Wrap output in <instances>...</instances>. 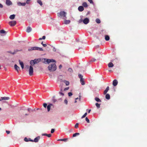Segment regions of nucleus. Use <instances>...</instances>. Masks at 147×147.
Returning a JSON list of instances; mask_svg holds the SVG:
<instances>
[{
    "instance_id": "f257e3e1",
    "label": "nucleus",
    "mask_w": 147,
    "mask_h": 147,
    "mask_svg": "<svg viewBox=\"0 0 147 147\" xmlns=\"http://www.w3.org/2000/svg\"><path fill=\"white\" fill-rule=\"evenodd\" d=\"M30 64L31 65L29 67V74L30 76H32L33 74V68L32 66L35 64L34 60H32L30 61Z\"/></svg>"
},
{
    "instance_id": "f03ea898",
    "label": "nucleus",
    "mask_w": 147,
    "mask_h": 147,
    "mask_svg": "<svg viewBox=\"0 0 147 147\" xmlns=\"http://www.w3.org/2000/svg\"><path fill=\"white\" fill-rule=\"evenodd\" d=\"M48 69L50 71H54L57 69L55 63L51 64L48 67Z\"/></svg>"
},
{
    "instance_id": "7ed1b4c3",
    "label": "nucleus",
    "mask_w": 147,
    "mask_h": 147,
    "mask_svg": "<svg viewBox=\"0 0 147 147\" xmlns=\"http://www.w3.org/2000/svg\"><path fill=\"white\" fill-rule=\"evenodd\" d=\"M66 13L64 11H61L57 13V16L59 17H61L63 18V19H65L66 17Z\"/></svg>"
},
{
    "instance_id": "20e7f679",
    "label": "nucleus",
    "mask_w": 147,
    "mask_h": 147,
    "mask_svg": "<svg viewBox=\"0 0 147 147\" xmlns=\"http://www.w3.org/2000/svg\"><path fill=\"white\" fill-rule=\"evenodd\" d=\"M35 50H38L41 51H43V49L42 48L36 47H31L28 50L29 51H31Z\"/></svg>"
},
{
    "instance_id": "39448f33",
    "label": "nucleus",
    "mask_w": 147,
    "mask_h": 147,
    "mask_svg": "<svg viewBox=\"0 0 147 147\" xmlns=\"http://www.w3.org/2000/svg\"><path fill=\"white\" fill-rule=\"evenodd\" d=\"M45 60V63H49L51 62H55L56 63V61L55 60L53 59H44Z\"/></svg>"
},
{
    "instance_id": "423d86ee",
    "label": "nucleus",
    "mask_w": 147,
    "mask_h": 147,
    "mask_svg": "<svg viewBox=\"0 0 147 147\" xmlns=\"http://www.w3.org/2000/svg\"><path fill=\"white\" fill-rule=\"evenodd\" d=\"M9 23L10 26H13L16 25V21H12L9 22Z\"/></svg>"
},
{
    "instance_id": "0eeeda50",
    "label": "nucleus",
    "mask_w": 147,
    "mask_h": 147,
    "mask_svg": "<svg viewBox=\"0 0 147 147\" xmlns=\"http://www.w3.org/2000/svg\"><path fill=\"white\" fill-rule=\"evenodd\" d=\"M89 20L88 18H86L84 19L83 20V22L85 24H87L88 23H89Z\"/></svg>"
},
{
    "instance_id": "6e6552de",
    "label": "nucleus",
    "mask_w": 147,
    "mask_h": 147,
    "mask_svg": "<svg viewBox=\"0 0 147 147\" xmlns=\"http://www.w3.org/2000/svg\"><path fill=\"white\" fill-rule=\"evenodd\" d=\"M14 67L17 72L19 73V70H20V67H18L16 64H15L14 65Z\"/></svg>"
},
{
    "instance_id": "1a4fd4ad",
    "label": "nucleus",
    "mask_w": 147,
    "mask_h": 147,
    "mask_svg": "<svg viewBox=\"0 0 147 147\" xmlns=\"http://www.w3.org/2000/svg\"><path fill=\"white\" fill-rule=\"evenodd\" d=\"M118 84V81L116 80H114L113 82V85L114 86H116Z\"/></svg>"
},
{
    "instance_id": "9d476101",
    "label": "nucleus",
    "mask_w": 147,
    "mask_h": 147,
    "mask_svg": "<svg viewBox=\"0 0 147 147\" xmlns=\"http://www.w3.org/2000/svg\"><path fill=\"white\" fill-rule=\"evenodd\" d=\"M40 139V137L39 136H38L34 138V142H38Z\"/></svg>"
},
{
    "instance_id": "9b49d317",
    "label": "nucleus",
    "mask_w": 147,
    "mask_h": 147,
    "mask_svg": "<svg viewBox=\"0 0 147 147\" xmlns=\"http://www.w3.org/2000/svg\"><path fill=\"white\" fill-rule=\"evenodd\" d=\"M35 64L39 63L41 61L40 59H35L34 60Z\"/></svg>"
},
{
    "instance_id": "f8f14e48",
    "label": "nucleus",
    "mask_w": 147,
    "mask_h": 147,
    "mask_svg": "<svg viewBox=\"0 0 147 147\" xmlns=\"http://www.w3.org/2000/svg\"><path fill=\"white\" fill-rule=\"evenodd\" d=\"M78 9L80 11H82L84 10V8L83 6H80L78 8Z\"/></svg>"
},
{
    "instance_id": "ddd939ff",
    "label": "nucleus",
    "mask_w": 147,
    "mask_h": 147,
    "mask_svg": "<svg viewBox=\"0 0 147 147\" xmlns=\"http://www.w3.org/2000/svg\"><path fill=\"white\" fill-rule=\"evenodd\" d=\"M6 3L8 5H10L12 4V2L10 0H6Z\"/></svg>"
},
{
    "instance_id": "4468645a",
    "label": "nucleus",
    "mask_w": 147,
    "mask_h": 147,
    "mask_svg": "<svg viewBox=\"0 0 147 147\" xmlns=\"http://www.w3.org/2000/svg\"><path fill=\"white\" fill-rule=\"evenodd\" d=\"M61 82H64L67 86L69 84V82L68 81H66L65 80L62 81V80H61Z\"/></svg>"
},
{
    "instance_id": "2eb2a0df",
    "label": "nucleus",
    "mask_w": 147,
    "mask_h": 147,
    "mask_svg": "<svg viewBox=\"0 0 147 147\" xmlns=\"http://www.w3.org/2000/svg\"><path fill=\"white\" fill-rule=\"evenodd\" d=\"M109 86H108L107 87L106 89L104 91V94H106V93H107V92L109 90Z\"/></svg>"
},
{
    "instance_id": "dca6fc26",
    "label": "nucleus",
    "mask_w": 147,
    "mask_h": 147,
    "mask_svg": "<svg viewBox=\"0 0 147 147\" xmlns=\"http://www.w3.org/2000/svg\"><path fill=\"white\" fill-rule=\"evenodd\" d=\"M42 135L43 136H46L49 138L51 136V134H42Z\"/></svg>"
},
{
    "instance_id": "f3484780",
    "label": "nucleus",
    "mask_w": 147,
    "mask_h": 147,
    "mask_svg": "<svg viewBox=\"0 0 147 147\" xmlns=\"http://www.w3.org/2000/svg\"><path fill=\"white\" fill-rule=\"evenodd\" d=\"M32 30V28L29 26H28L27 27L26 31L27 32H30Z\"/></svg>"
},
{
    "instance_id": "a211bd4d",
    "label": "nucleus",
    "mask_w": 147,
    "mask_h": 147,
    "mask_svg": "<svg viewBox=\"0 0 147 147\" xmlns=\"http://www.w3.org/2000/svg\"><path fill=\"white\" fill-rule=\"evenodd\" d=\"M19 61L20 65H21V67L22 69H23L24 68V64L20 60H19Z\"/></svg>"
},
{
    "instance_id": "6ab92c4d",
    "label": "nucleus",
    "mask_w": 147,
    "mask_h": 147,
    "mask_svg": "<svg viewBox=\"0 0 147 147\" xmlns=\"http://www.w3.org/2000/svg\"><path fill=\"white\" fill-rule=\"evenodd\" d=\"M1 98H2V100H7L9 99L10 98L8 97H1Z\"/></svg>"
},
{
    "instance_id": "aec40b11",
    "label": "nucleus",
    "mask_w": 147,
    "mask_h": 147,
    "mask_svg": "<svg viewBox=\"0 0 147 147\" xmlns=\"http://www.w3.org/2000/svg\"><path fill=\"white\" fill-rule=\"evenodd\" d=\"M80 82L82 85H85V83L84 79H80Z\"/></svg>"
},
{
    "instance_id": "412c9836",
    "label": "nucleus",
    "mask_w": 147,
    "mask_h": 147,
    "mask_svg": "<svg viewBox=\"0 0 147 147\" xmlns=\"http://www.w3.org/2000/svg\"><path fill=\"white\" fill-rule=\"evenodd\" d=\"M52 104H50L48 105L47 106V109L48 111H49L50 110L51 107V106H52Z\"/></svg>"
},
{
    "instance_id": "4be33fe9",
    "label": "nucleus",
    "mask_w": 147,
    "mask_h": 147,
    "mask_svg": "<svg viewBox=\"0 0 147 147\" xmlns=\"http://www.w3.org/2000/svg\"><path fill=\"white\" fill-rule=\"evenodd\" d=\"M15 17V15L14 14H13L10 16L9 18L11 20H13L14 19Z\"/></svg>"
},
{
    "instance_id": "5701e85b",
    "label": "nucleus",
    "mask_w": 147,
    "mask_h": 147,
    "mask_svg": "<svg viewBox=\"0 0 147 147\" xmlns=\"http://www.w3.org/2000/svg\"><path fill=\"white\" fill-rule=\"evenodd\" d=\"M114 65L111 62L109 63L108 64V66L109 67H111L113 66Z\"/></svg>"
},
{
    "instance_id": "b1692460",
    "label": "nucleus",
    "mask_w": 147,
    "mask_h": 147,
    "mask_svg": "<svg viewBox=\"0 0 147 147\" xmlns=\"http://www.w3.org/2000/svg\"><path fill=\"white\" fill-rule=\"evenodd\" d=\"M0 33L1 34H6L7 33V32L3 30H0Z\"/></svg>"
},
{
    "instance_id": "393cba45",
    "label": "nucleus",
    "mask_w": 147,
    "mask_h": 147,
    "mask_svg": "<svg viewBox=\"0 0 147 147\" xmlns=\"http://www.w3.org/2000/svg\"><path fill=\"white\" fill-rule=\"evenodd\" d=\"M82 5L83 7H87L88 6L87 3L86 2H84L82 3Z\"/></svg>"
},
{
    "instance_id": "a878e982",
    "label": "nucleus",
    "mask_w": 147,
    "mask_h": 147,
    "mask_svg": "<svg viewBox=\"0 0 147 147\" xmlns=\"http://www.w3.org/2000/svg\"><path fill=\"white\" fill-rule=\"evenodd\" d=\"M105 39L106 41H108L110 39V37L108 35H105Z\"/></svg>"
},
{
    "instance_id": "bb28decb",
    "label": "nucleus",
    "mask_w": 147,
    "mask_h": 147,
    "mask_svg": "<svg viewBox=\"0 0 147 147\" xmlns=\"http://www.w3.org/2000/svg\"><path fill=\"white\" fill-rule=\"evenodd\" d=\"M105 98L106 99L109 100L110 99V96L109 94H107L105 96Z\"/></svg>"
},
{
    "instance_id": "cd10ccee",
    "label": "nucleus",
    "mask_w": 147,
    "mask_h": 147,
    "mask_svg": "<svg viewBox=\"0 0 147 147\" xmlns=\"http://www.w3.org/2000/svg\"><path fill=\"white\" fill-rule=\"evenodd\" d=\"M67 139V138H64V139H58L57 140V141L66 142Z\"/></svg>"
},
{
    "instance_id": "c85d7f7f",
    "label": "nucleus",
    "mask_w": 147,
    "mask_h": 147,
    "mask_svg": "<svg viewBox=\"0 0 147 147\" xmlns=\"http://www.w3.org/2000/svg\"><path fill=\"white\" fill-rule=\"evenodd\" d=\"M70 22V21L69 20H65L64 21L65 24H69Z\"/></svg>"
},
{
    "instance_id": "c756f323",
    "label": "nucleus",
    "mask_w": 147,
    "mask_h": 147,
    "mask_svg": "<svg viewBox=\"0 0 147 147\" xmlns=\"http://www.w3.org/2000/svg\"><path fill=\"white\" fill-rule=\"evenodd\" d=\"M37 2L38 3L40 4L41 6L42 5V1L40 0H37Z\"/></svg>"
},
{
    "instance_id": "7c9ffc66",
    "label": "nucleus",
    "mask_w": 147,
    "mask_h": 147,
    "mask_svg": "<svg viewBox=\"0 0 147 147\" xmlns=\"http://www.w3.org/2000/svg\"><path fill=\"white\" fill-rule=\"evenodd\" d=\"M95 100H96V101L98 102H101V100L99 99L97 97H96L95 98Z\"/></svg>"
},
{
    "instance_id": "2f4dec72",
    "label": "nucleus",
    "mask_w": 147,
    "mask_h": 147,
    "mask_svg": "<svg viewBox=\"0 0 147 147\" xmlns=\"http://www.w3.org/2000/svg\"><path fill=\"white\" fill-rule=\"evenodd\" d=\"M96 22L98 23V24H100V22H101V21H100V20L98 19V18H97L96 20Z\"/></svg>"
},
{
    "instance_id": "473e14b6",
    "label": "nucleus",
    "mask_w": 147,
    "mask_h": 147,
    "mask_svg": "<svg viewBox=\"0 0 147 147\" xmlns=\"http://www.w3.org/2000/svg\"><path fill=\"white\" fill-rule=\"evenodd\" d=\"M80 134L78 133H76L73 134V137H75L76 136H77L79 135Z\"/></svg>"
},
{
    "instance_id": "72a5a7b5",
    "label": "nucleus",
    "mask_w": 147,
    "mask_h": 147,
    "mask_svg": "<svg viewBox=\"0 0 147 147\" xmlns=\"http://www.w3.org/2000/svg\"><path fill=\"white\" fill-rule=\"evenodd\" d=\"M68 71L71 73H72L73 72V70L71 68H69L68 69Z\"/></svg>"
},
{
    "instance_id": "f704fd0d",
    "label": "nucleus",
    "mask_w": 147,
    "mask_h": 147,
    "mask_svg": "<svg viewBox=\"0 0 147 147\" xmlns=\"http://www.w3.org/2000/svg\"><path fill=\"white\" fill-rule=\"evenodd\" d=\"M78 77L80 79H83L82 75L80 74H78Z\"/></svg>"
},
{
    "instance_id": "c9c22d12",
    "label": "nucleus",
    "mask_w": 147,
    "mask_h": 147,
    "mask_svg": "<svg viewBox=\"0 0 147 147\" xmlns=\"http://www.w3.org/2000/svg\"><path fill=\"white\" fill-rule=\"evenodd\" d=\"M100 104H99L97 103H96V106L98 108H99L100 107Z\"/></svg>"
},
{
    "instance_id": "e433bc0d",
    "label": "nucleus",
    "mask_w": 147,
    "mask_h": 147,
    "mask_svg": "<svg viewBox=\"0 0 147 147\" xmlns=\"http://www.w3.org/2000/svg\"><path fill=\"white\" fill-rule=\"evenodd\" d=\"M28 111L30 112L31 111H33V110L32 109L30 108H28L27 109Z\"/></svg>"
},
{
    "instance_id": "4c0bfd02",
    "label": "nucleus",
    "mask_w": 147,
    "mask_h": 147,
    "mask_svg": "<svg viewBox=\"0 0 147 147\" xmlns=\"http://www.w3.org/2000/svg\"><path fill=\"white\" fill-rule=\"evenodd\" d=\"M24 140L26 142H28L29 141V138H28L26 137L24 138Z\"/></svg>"
},
{
    "instance_id": "58836bf2",
    "label": "nucleus",
    "mask_w": 147,
    "mask_h": 147,
    "mask_svg": "<svg viewBox=\"0 0 147 147\" xmlns=\"http://www.w3.org/2000/svg\"><path fill=\"white\" fill-rule=\"evenodd\" d=\"M87 115V113H85V114L82 116L81 118H83L85 117Z\"/></svg>"
},
{
    "instance_id": "ea45409f",
    "label": "nucleus",
    "mask_w": 147,
    "mask_h": 147,
    "mask_svg": "<svg viewBox=\"0 0 147 147\" xmlns=\"http://www.w3.org/2000/svg\"><path fill=\"white\" fill-rule=\"evenodd\" d=\"M85 120L88 123H90V121L89 119L87 117H86L85 119Z\"/></svg>"
},
{
    "instance_id": "a19ab883",
    "label": "nucleus",
    "mask_w": 147,
    "mask_h": 147,
    "mask_svg": "<svg viewBox=\"0 0 147 147\" xmlns=\"http://www.w3.org/2000/svg\"><path fill=\"white\" fill-rule=\"evenodd\" d=\"M78 123H76L75 125V127L76 128H78Z\"/></svg>"
},
{
    "instance_id": "79ce46f5",
    "label": "nucleus",
    "mask_w": 147,
    "mask_h": 147,
    "mask_svg": "<svg viewBox=\"0 0 147 147\" xmlns=\"http://www.w3.org/2000/svg\"><path fill=\"white\" fill-rule=\"evenodd\" d=\"M41 44L42 45V46L44 47H47V45L46 44H43V42H42L41 43Z\"/></svg>"
},
{
    "instance_id": "37998d69",
    "label": "nucleus",
    "mask_w": 147,
    "mask_h": 147,
    "mask_svg": "<svg viewBox=\"0 0 147 147\" xmlns=\"http://www.w3.org/2000/svg\"><path fill=\"white\" fill-rule=\"evenodd\" d=\"M72 94V93L71 92H70L68 93V95L69 96H71Z\"/></svg>"
},
{
    "instance_id": "c03bdc74",
    "label": "nucleus",
    "mask_w": 147,
    "mask_h": 147,
    "mask_svg": "<svg viewBox=\"0 0 147 147\" xmlns=\"http://www.w3.org/2000/svg\"><path fill=\"white\" fill-rule=\"evenodd\" d=\"M88 1L91 4H93V2L92 0H88Z\"/></svg>"
},
{
    "instance_id": "a18cd8bd",
    "label": "nucleus",
    "mask_w": 147,
    "mask_h": 147,
    "mask_svg": "<svg viewBox=\"0 0 147 147\" xmlns=\"http://www.w3.org/2000/svg\"><path fill=\"white\" fill-rule=\"evenodd\" d=\"M43 105L44 107L46 108L47 106V105L46 103H44L43 104Z\"/></svg>"
},
{
    "instance_id": "49530a36",
    "label": "nucleus",
    "mask_w": 147,
    "mask_h": 147,
    "mask_svg": "<svg viewBox=\"0 0 147 147\" xmlns=\"http://www.w3.org/2000/svg\"><path fill=\"white\" fill-rule=\"evenodd\" d=\"M54 131H55V129H51V133H53L54 132Z\"/></svg>"
},
{
    "instance_id": "de8ad7c7",
    "label": "nucleus",
    "mask_w": 147,
    "mask_h": 147,
    "mask_svg": "<svg viewBox=\"0 0 147 147\" xmlns=\"http://www.w3.org/2000/svg\"><path fill=\"white\" fill-rule=\"evenodd\" d=\"M18 51V50H16V51H14V52L13 53H12L11 52H9V53H11V54H14L17 51Z\"/></svg>"
},
{
    "instance_id": "09e8293b",
    "label": "nucleus",
    "mask_w": 147,
    "mask_h": 147,
    "mask_svg": "<svg viewBox=\"0 0 147 147\" xmlns=\"http://www.w3.org/2000/svg\"><path fill=\"white\" fill-rule=\"evenodd\" d=\"M22 3L19 2L18 3V5L19 6H22Z\"/></svg>"
},
{
    "instance_id": "8fccbe9b",
    "label": "nucleus",
    "mask_w": 147,
    "mask_h": 147,
    "mask_svg": "<svg viewBox=\"0 0 147 147\" xmlns=\"http://www.w3.org/2000/svg\"><path fill=\"white\" fill-rule=\"evenodd\" d=\"M82 22H83V20L82 19H80L79 21V22L80 23H81Z\"/></svg>"
},
{
    "instance_id": "3c124183",
    "label": "nucleus",
    "mask_w": 147,
    "mask_h": 147,
    "mask_svg": "<svg viewBox=\"0 0 147 147\" xmlns=\"http://www.w3.org/2000/svg\"><path fill=\"white\" fill-rule=\"evenodd\" d=\"M96 60V59L94 58L92 59L91 60V61L92 62L95 61Z\"/></svg>"
},
{
    "instance_id": "603ef678",
    "label": "nucleus",
    "mask_w": 147,
    "mask_h": 147,
    "mask_svg": "<svg viewBox=\"0 0 147 147\" xmlns=\"http://www.w3.org/2000/svg\"><path fill=\"white\" fill-rule=\"evenodd\" d=\"M59 93L61 95H62L63 96L64 95V94L63 93L61 92H59Z\"/></svg>"
},
{
    "instance_id": "864d4df0",
    "label": "nucleus",
    "mask_w": 147,
    "mask_h": 147,
    "mask_svg": "<svg viewBox=\"0 0 147 147\" xmlns=\"http://www.w3.org/2000/svg\"><path fill=\"white\" fill-rule=\"evenodd\" d=\"M64 102L66 104H67V100L65 99L64 100Z\"/></svg>"
},
{
    "instance_id": "5fc2aeb1",
    "label": "nucleus",
    "mask_w": 147,
    "mask_h": 147,
    "mask_svg": "<svg viewBox=\"0 0 147 147\" xmlns=\"http://www.w3.org/2000/svg\"><path fill=\"white\" fill-rule=\"evenodd\" d=\"M26 4V3H22V6H25Z\"/></svg>"
},
{
    "instance_id": "6e6d98bb",
    "label": "nucleus",
    "mask_w": 147,
    "mask_h": 147,
    "mask_svg": "<svg viewBox=\"0 0 147 147\" xmlns=\"http://www.w3.org/2000/svg\"><path fill=\"white\" fill-rule=\"evenodd\" d=\"M30 1V0H27L26 3L27 4H29V1Z\"/></svg>"
},
{
    "instance_id": "4d7b16f0",
    "label": "nucleus",
    "mask_w": 147,
    "mask_h": 147,
    "mask_svg": "<svg viewBox=\"0 0 147 147\" xmlns=\"http://www.w3.org/2000/svg\"><path fill=\"white\" fill-rule=\"evenodd\" d=\"M29 141H31V142H34V140H31L30 138H29Z\"/></svg>"
},
{
    "instance_id": "13d9d810",
    "label": "nucleus",
    "mask_w": 147,
    "mask_h": 147,
    "mask_svg": "<svg viewBox=\"0 0 147 147\" xmlns=\"http://www.w3.org/2000/svg\"><path fill=\"white\" fill-rule=\"evenodd\" d=\"M6 132L7 134H9L10 133V131H6Z\"/></svg>"
},
{
    "instance_id": "bf43d9fd",
    "label": "nucleus",
    "mask_w": 147,
    "mask_h": 147,
    "mask_svg": "<svg viewBox=\"0 0 147 147\" xmlns=\"http://www.w3.org/2000/svg\"><path fill=\"white\" fill-rule=\"evenodd\" d=\"M69 87L66 88H64V90L65 91V90H67L69 89Z\"/></svg>"
},
{
    "instance_id": "052dcab7",
    "label": "nucleus",
    "mask_w": 147,
    "mask_h": 147,
    "mask_svg": "<svg viewBox=\"0 0 147 147\" xmlns=\"http://www.w3.org/2000/svg\"><path fill=\"white\" fill-rule=\"evenodd\" d=\"M46 37L45 36H44L42 37V39H45Z\"/></svg>"
},
{
    "instance_id": "680f3d73",
    "label": "nucleus",
    "mask_w": 147,
    "mask_h": 147,
    "mask_svg": "<svg viewBox=\"0 0 147 147\" xmlns=\"http://www.w3.org/2000/svg\"><path fill=\"white\" fill-rule=\"evenodd\" d=\"M59 68L60 69H61L62 67V65H59Z\"/></svg>"
},
{
    "instance_id": "e2e57ef3",
    "label": "nucleus",
    "mask_w": 147,
    "mask_h": 147,
    "mask_svg": "<svg viewBox=\"0 0 147 147\" xmlns=\"http://www.w3.org/2000/svg\"><path fill=\"white\" fill-rule=\"evenodd\" d=\"M53 50L54 51H56V49L55 47L53 48Z\"/></svg>"
},
{
    "instance_id": "0e129e2a",
    "label": "nucleus",
    "mask_w": 147,
    "mask_h": 147,
    "mask_svg": "<svg viewBox=\"0 0 147 147\" xmlns=\"http://www.w3.org/2000/svg\"><path fill=\"white\" fill-rule=\"evenodd\" d=\"M81 96L80 95L79 96V98H78L79 101H80V100H81Z\"/></svg>"
},
{
    "instance_id": "69168bd1",
    "label": "nucleus",
    "mask_w": 147,
    "mask_h": 147,
    "mask_svg": "<svg viewBox=\"0 0 147 147\" xmlns=\"http://www.w3.org/2000/svg\"><path fill=\"white\" fill-rule=\"evenodd\" d=\"M3 7V6L0 3V8H2Z\"/></svg>"
},
{
    "instance_id": "338daca9",
    "label": "nucleus",
    "mask_w": 147,
    "mask_h": 147,
    "mask_svg": "<svg viewBox=\"0 0 147 147\" xmlns=\"http://www.w3.org/2000/svg\"><path fill=\"white\" fill-rule=\"evenodd\" d=\"M90 111H91V110L90 109L88 111V113H90Z\"/></svg>"
},
{
    "instance_id": "774afa93",
    "label": "nucleus",
    "mask_w": 147,
    "mask_h": 147,
    "mask_svg": "<svg viewBox=\"0 0 147 147\" xmlns=\"http://www.w3.org/2000/svg\"><path fill=\"white\" fill-rule=\"evenodd\" d=\"M42 39V38H39V40H41Z\"/></svg>"
}]
</instances>
